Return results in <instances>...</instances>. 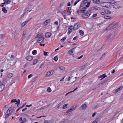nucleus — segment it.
I'll return each mask as SVG.
<instances>
[{
    "label": "nucleus",
    "mask_w": 123,
    "mask_h": 123,
    "mask_svg": "<svg viewBox=\"0 0 123 123\" xmlns=\"http://www.w3.org/2000/svg\"><path fill=\"white\" fill-rule=\"evenodd\" d=\"M48 106V105L46 106H43L42 107V109H46Z\"/></svg>",
    "instance_id": "nucleus-50"
},
{
    "label": "nucleus",
    "mask_w": 123,
    "mask_h": 123,
    "mask_svg": "<svg viewBox=\"0 0 123 123\" xmlns=\"http://www.w3.org/2000/svg\"><path fill=\"white\" fill-rule=\"evenodd\" d=\"M38 61V60L37 59H35L33 61V65H35L37 63Z\"/></svg>",
    "instance_id": "nucleus-22"
},
{
    "label": "nucleus",
    "mask_w": 123,
    "mask_h": 123,
    "mask_svg": "<svg viewBox=\"0 0 123 123\" xmlns=\"http://www.w3.org/2000/svg\"><path fill=\"white\" fill-rule=\"evenodd\" d=\"M80 0H77V1L75 2L74 3V5L75 6L78 2H79Z\"/></svg>",
    "instance_id": "nucleus-41"
},
{
    "label": "nucleus",
    "mask_w": 123,
    "mask_h": 123,
    "mask_svg": "<svg viewBox=\"0 0 123 123\" xmlns=\"http://www.w3.org/2000/svg\"><path fill=\"white\" fill-rule=\"evenodd\" d=\"M50 20L49 19H48L45 21L44 22V24L45 25H46L47 24V23L49 22Z\"/></svg>",
    "instance_id": "nucleus-28"
},
{
    "label": "nucleus",
    "mask_w": 123,
    "mask_h": 123,
    "mask_svg": "<svg viewBox=\"0 0 123 123\" xmlns=\"http://www.w3.org/2000/svg\"><path fill=\"white\" fill-rule=\"evenodd\" d=\"M52 34L51 33L47 32L46 33L45 36L47 38H49L51 36Z\"/></svg>",
    "instance_id": "nucleus-10"
},
{
    "label": "nucleus",
    "mask_w": 123,
    "mask_h": 123,
    "mask_svg": "<svg viewBox=\"0 0 123 123\" xmlns=\"http://www.w3.org/2000/svg\"><path fill=\"white\" fill-rule=\"evenodd\" d=\"M86 105L85 104H84L81 106L82 108L83 109H85L86 108Z\"/></svg>",
    "instance_id": "nucleus-27"
},
{
    "label": "nucleus",
    "mask_w": 123,
    "mask_h": 123,
    "mask_svg": "<svg viewBox=\"0 0 123 123\" xmlns=\"http://www.w3.org/2000/svg\"><path fill=\"white\" fill-rule=\"evenodd\" d=\"M17 101V102H18V104H20V101L19 99H18V101Z\"/></svg>",
    "instance_id": "nucleus-55"
},
{
    "label": "nucleus",
    "mask_w": 123,
    "mask_h": 123,
    "mask_svg": "<svg viewBox=\"0 0 123 123\" xmlns=\"http://www.w3.org/2000/svg\"><path fill=\"white\" fill-rule=\"evenodd\" d=\"M26 103H25V104H24L23 106H22L20 107H21V108H22L23 107L25 106L26 105Z\"/></svg>",
    "instance_id": "nucleus-62"
},
{
    "label": "nucleus",
    "mask_w": 123,
    "mask_h": 123,
    "mask_svg": "<svg viewBox=\"0 0 123 123\" xmlns=\"http://www.w3.org/2000/svg\"><path fill=\"white\" fill-rule=\"evenodd\" d=\"M54 24L55 25H57L58 24V22L57 21H56L55 22Z\"/></svg>",
    "instance_id": "nucleus-58"
},
{
    "label": "nucleus",
    "mask_w": 123,
    "mask_h": 123,
    "mask_svg": "<svg viewBox=\"0 0 123 123\" xmlns=\"http://www.w3.org/2000/svg\"><path fill=\"white\" fill-rule=\"evenodd\" d=\"M14 55H12L11 57V60H12L13 59H14Z\"/></svg>",
    "instance_id": "nucleus-45"
},
{
    "label": "nucleus",
    "mask_w": 123,
    "mask_h": 123,
    "mask_svg": "<svg viewBox=\"0 0 123 123\" xmlns=\"http://www.w3.org/2000/svg\"><path fill=\"white\" fill-rule=\"evenodd\" d=\"M2 10L5 13H6L7 12V10L6 9V8L5 7H3L2 8Z\"/></svg>",
    "instance_id": "nucleus-24"
},
{
    "label": "nucleus",
    "mask_w": 123,
    "mask_h": 123,
    "mask_svg": "<svg viewBox=\"0 0 123 123\" xmlns=\"http://www.w3.org/2000/svg\"><path fill=\"white\" fill-rule=\"evenodd\" d=\"M31 18L30 19H29L22 23L21 25V27H23L25 26V25L29 21Z\"/></svg>",
    "instance_id": "nucleus-9"
},
{
    "label": "nucleus",
    "mask_w": 123,
    "mask_h": 123,
    "mask_svg": "<svg viewBox=\"0 0 123 123\" xmlns=\"http://www.w3.org/2000/svg\"><path fill=\"white\" fill-rule=\"evenodd\" d=\"M87 2V5L86 6V7H88L90 4V3L89 2H87V0H83L82 1V3L84 4Z\"/></svg>",
    "instance_id": "nucleus-7"
},
{
    "label": "nucleus",
    "mask_w": 123,
    "mask_h": 123,
    "mask_svg": "<svg viewBox=\"0 0 123 123\" xmlns=\"http://www.w3.org/2000/svg\"><path fill=\"white\" fill-rule=\"evenodd\" d=\"M76 107V106H73L66 111V113H69L71 112L72 111L74 110L75 109Z\"/></svg>",
    "instance_id": "nucleus-5"
},
{
    "label": "nucleus",
    "mask_w": 123,
    "mask_h": 123,
    "mask_svg": "<svg viewBox=\"0 0 123 123\" xmlns=\"http://www.w3.org/2000/svg\"><path fill=\"white\" fill-rule=\"evenodd\" d=\"M113 8L117 9H119V8H121V7L119 6L117 4H114L113 5Z\"/></svg>",
    "instance_id": "nucleus-11"
},
{
    "label": "nucleus",
    "mask_w": 123,
    "mask_h": 123,
    "mask_svg": "<svg viewBox=\"0 0 123 123\" xmlns=\"http://www.w3.org/2000/svg\"><path fill=\"white\" fill-rule=\"evenodd\" d=\"M115 70L113 69V71L111 72V73L112 74H113V73H114L115 72Z\"/></svg>",
    "instance_id": "nucleus-64"
},
{
    "label": "nucleus",
    "mask_w": 123,
    "mask_h": 123,
    "mask_svg": "<svg viewBox=\"0 0 123 123\" xmlns=\"http://www.w3.org/2000/svg\"><path fill=\"white\" fill-rule=\"evenodd\" d=\"M83 10H80V12L82 13H84L86 11V8L84 7L82 8Z\"/></svg>",
    "instance_id": "nucleus-17"
},
{
    "label": "nucleus",
    "mask_w": 123,
    "mask_h": 123,
    "mask_svg": "<svg viewBox=\"0 0 123 123\" xmlns=\"http://www.w3.org/2000/svg\"><path fill=\"white\" fill-rule=\"evenodd\" d=\"M105 13L107 14H111V12L108 10H107L105 11Z\"/></svg>",
    "instance_id": "nucleus-32"
},
{
    "label": "nucleus",
    "mask_w": 123,
    "mask_h": 123,
    "mask_svg": "<svg viewBox=\"0 0 123 123\" xmlns=\"http://www.w3.org/2000/svg\"><path fill=\"white\" fill-rule=\"evenodd\" d=\"M37 50H35L33 51L32 54L33 55H35V54L37 52Z\"/></svg>",
    "instance_id": "nucleus-39"
},
{
    "label": "nucleus",
    "mask_w": 123,
    "mask_h": 123,
    "mask_svg": "<svg viewBox=\"0 0 123 123\" xmlns=\"http://www.w3.org/2000/svg\"><path fill=\"white\" fill-rule=\"evenodd\" d=\"M5 88V86L4 85L1 84L0 85V92L3 91Z\"/></svg>",
    "instance_id": "nucleus-14"
},
{
    "label": "nucleus",
    "mask_w": 123,
    "mask_h": 123,
    "mask_svg": "<svg viewBox=\"0 0 123 123\" xmlns=\"http://www.w3.org/2000/svg\"><path fill=\"white\" fill-rule=\"evenodd\" d=\"M107 2H103L100 4L103 7L108 8V6H107Z\"/></svg>",
    "instance_id": "nucleus-8"
},
{
    "label": "nucleus",
    "mask_w": 123,
    "mask_h": 123,
    "mask_svg": "<svg viewBox=\"0 0 123 123\" xmlns=\"http://www.w3.org/2000/svg\"><path fill=\"white\" fill-rule=\"evenodd\" d=\"M26 119L25 118H24L22 120L21 122L20 123H24L26 121Z\"/></svg>",
    "instance_id": "nucleus-34"
},
{
    "label": "nucleus",
    "mask_w": 123,
    "mask_h": 123,
    "mask_svg": "<svg viewBox=\"0 0 123 123\" xmlns=\"http://www.w3.org/2000/svg\"><path fill=\"white\" fill-rule=\"evenodd\" d=\"M42 39H42L41 38H38L37 40V42L38 43H40L43 42H44V41L45 38H44V39L43 38Z\"/></svg>",
    "instance_id": "nucleus-12"
},
{
    "label": "nucleus",
    "mask_w": 123,
    "mask_h": 123,
    "mask_svg": "<svg viewBox=\"0 0 123 123\" xmlns=\"http://www.w3.org/2000/svg\"><path fill=\"white\" fill-rule=\"evenodd\" d=\"M47 52H45V51H44V55L45 56L47 55Z\"/></svg>",
    "instance_id": "nucleus-46"
},
{
    "label": "nucleus",
    "mask_w": 123,
    "mask_h": 123,
    "mask_svg": "<svg viewBox=\"0 0 123 123\" xmlns=\"http://www.w3.org/2000/svg\"><path fill=\"white\" fill-rule=\"evenodd\" d=\"M79 33L81 36H83L84 34V32L82 30H80Z\"/></svg>",
    "instance_id": "nucleus-31"
},
{
    "label": "nucleus",
    "mask_w": 123,
    "mask_h": 123,
    "mask_svg": "<svg viewBox=\"0 0 123 123\" xmlns=\"http://www.w3.org/2000/svg\"><path fill=\"white\" fill-rule=\"evenodd\" d=\"M74 26H71V27L73 28V30H75L78 29V28L81 27V25L79 23H77L76 24L74 25Z\"/></svg>",
    "instance_id": "nucleus-4"
},
{
    "label": "nucleus",
    "mask_w": 123,
    "mask_h": 123,
    "mask_svg": "<svg viewBox=\"0 0 123 123\" xmlns=\"http://www.w3.org/2000/svg\"><path fill=\"white\" fill-rule=\"evenodd\" d=\"M118 25V23H116L115 24L113 25V26H112V25H110L107 27V28L108 30H112L117 27Z\"/></svg>",
    "instance_id": "nucleus-2"
},
{
    "label": "nucleus",
    "mask_w": 123,
    "mask_h": 123,
    "mask_svg": "<svg viewBox=\"0 0 123 123\" xmlns=\"http://www.w3.org/2000/svg\"><path fill=\"white\" fill-rule=\"evenodd\" d=\"M26 33V31L24 30L23 32V34L24 35H25Z\"/></svg>",
    "instance_id": "nucleus-48"
},
{
    "label": "nucleus",
    "mask_w": 123,
    "mask_h": 123,
    "mask_svg": "<svg viewBox=\"0 0 123 123\" xmlns=\"http://www.w3.org/2000/svg\"><path fill=\"white\" fill-rule=\"evenodd\" d=\"M13 75V74H12L10 73L7 75V77L9 78H11Z\"/></svg>",
    "instance_id": "nucleus-26"
},
{
    "label": "nucleus",
    "mask_w": 123,
    "mask_h": 123,
    "mask_svg": "<svg viewBox=\"0 0 123 123\" xmlns=\"http://www.w3.org/2000/svg\"><path fill=\"white\" fill-rule=\"evenodd\" d=\"M32 75H32V74H30L28 76V78H31V77L32 76Z\"/></svg>",
    "instance_id": "nucleus-47"
},
{
    "label": "nucleus",
    "mask_w": 123,
    "mask_h": 123,
    "mask_svg": "<svg viewBox=\"0 0 123 123\" xmlns=\"http://www.w3.org/2000/svg\"><path fill=\"white\" fill-rule=\"evenodd\" d=\"M111 34H110L108 36H107V37L108 38V39H109L110 38V37H111Z\"/></svg>",
    "instance_id": "nucleus-61"
},
{
    "label": "nucleus",
    "mask_w": 123,
    "mask_h": 123,
    "mask_svg": "<svg viewBox=\"0 0 123 123\" xmlns=\"http://www.w3.org/2000/svg\"><path fill=\"white\" fill-rule=\"evenodd\" d=\"M66 37H64L61 39V41L62 42H64V41L66 39Z\"/></svg>",
    "instance_id": "nucleus-36"
},
{
    "label": "nucleus",
    "mask_w": 123,
    "mask_h": 123,
    "mask_svg": "<svg viewBox=\"0 0 123 123\" xmlns=\"http://www.w3.org/2000/svg\"><path fill=\"white\" fill-rule=\"evenodd\" d=\"M57 12L61 13L62 15L64 16V18H65V10L64 9H62L61 8L59 11H57Z\"/></svg>",
    "instance_id": "nucleus-6"
},
{
    "label": "nucleus",
    "mask_w": 123,
    "mask_h": 123,
    "mask_svg": "<svg viewBox=\"0 0 123 123\" xmlns=\"http://www.w3.org/2000/svg\"><path fill=\"white\" fill-rule=\"evenodd\" d=\"M69 53L70 54H72L73 53L72 50V49L70 50L69 51Z\"/></svg>",
    "instance_id": "nucleus-38"
},
{
    "label": "nucleus",
    "mask_w": 123,
    "mask_h": 123,
    "mask_svg": "<svg viewBox=\"0 0 123 123\" xmlns=\"http://www.w3.org/2000/svg\"><path fill=\"white\" fill-rule=\"evenodd\" d=\"M86 66L85 65H84L82 66L80 68V70H82L84 69L85 68Z\"/></svg>",
    "instance_id": "nucleus-29"
},
{
    "label": "nucleus",
    "mask_w": 123,
    "mask_h": 123,
    "mask_svg": "<svg viewBox=\"0 0 123 123\" xmlns=\"http://www.w3.org/2000/svg\"><path fill=\"white\" fill-rule=\"evenodd\" d=\"M68 104H65L63 106L62 108L63 109L66 108L68 107Z\"/></svg>",
    "instance_id": "nucleus-33"
},
{
    "label": "nucleus",
    "mask_w": 123,
    "mask_h": 123,
    "mask_svg": "<svg viewBox=\"0 0 123 123\" xmlns=\"http://www.w3.org/2000/svg\"><path fill=\"white\" fill-rule=\"evenodd\" d=\"M97 113L96 112H94L92 115V117H94L95 115H96V114Z\"/></svg>",
    "instance_id": "nucleus-57"
},
{
    "label": "nucleus",
    "mask_w": 123,
    "mask_h": 123,
    "mask_svg": "<svg viewBox=\"0 0 123 123\" xmlns=\"http://www.w3.org/2000/svg\"><path fill=\"white\" fill-rule=\"evenodd\" d=\"M26 59L28 61H31L33 59V58L31 56H28L26 57Z\"/></svg>",
    "instance_id": "nucleus-16"
},
{
    "label": "nucleus",
    "mask_w": 123,
    "mask_h": 123,
    "mask_svg": "<svg viewBox=\"0 0 123 123\" xmlns=\"http://www.w3.org/2000/svg\"><path fill=\"white\" fill-rule=\"evenodd\" d=\"M16 100V99H12L11 101V102L13 103V102H17V101Z\"/></svg>",
    "instance_id": "nucleus-43"
},
{
    "label": "nucleus",
    "mask_w": 123,
    "mask_h": 123,
    "mask_svg": "<svg viewBox=\"0 0 123 123\" xmlns=\"http://www.w3.org/2000/svg\"><path fill=\"white\" fill-rule=\"evenodd\" d=\"M11 0H7L6 3H7V4H9L11 3Z\"/></svg>",
    "instance_id": "nucleus-51"
},
{
    "label": "nucleus",
    "mask_w": 123,
    "mask_h": 123,
    "mask_svg": "<svg viewBox=\"0 0 123 123\" xmlns=\"http://www.w3.org/2000/svg\"><path fill=\"white\" fill-rule=\"evenodd\" d=\"M94 9L98 11L100 10V8L97 6L94 7Z\"/></svg>",
    "instance_id": "nucleus-30"
},
{
    "label": "nucleus",
    "mask_w": 123,
    "mask_h": 123,
    "mask_svg": "<svg viewBox=\"0 0 123 123\" xmlns=\"http://www.w3.org/2000/svg\"><path fill=\"white\" fill-rule=\"evenodd\" d=\"M37 37L38 38H44L43 35L41 33H39L37 35Z\"/></svg>",
    "instance_id": "nucleus-15"
},
{
    "label": "nucleus",
    "mask_w": 123,
    "mask_h": 123,
    "mask_svg": "<svg viewBox=\"0 0 123 123\" xmlns=\"http://www.w3.org/2000/svg\"><path fill=\"white\" fill-rule=\"evenodd\" d=\"M91 13V11L89 10L87 11L86 14L82 15V16L84 18H87L90 15Z\"/></svg>",
    "instance_id": "nucleus-3"
},
{
    "label": "nucleus",
    "mask_w": 123,
    "mask_h": 123,
    "mask_svg": "<svg viewBox=\"0 0 123 123\" xmlns=\"http://www.w3.org/2000/svg\"><path fill=\"white\" fill-rule=\"evenodd\" d=\"M54 59L55 61H57L58 59V57L57 56H55L54 57Z\"/></svg>",
    "instance_id": "nucleus-35"
},
{
    "label": "nucleus",
    "mask_w": 123,
    "mask_h": 123,
    "mask_svg": "<svg viewBox=\"0 0 123 123\" xmlns=\"http://www.w3.org/2000/svg\"><path fill=\"white\" fill-rule=\"evenodd\" d=\"M52 74V73L51 71H50L47 73L46 76L47 77H49V76L50 75Z\"/></svg>",
    "instance_id": "nucleus-19"
},
{
    "label": "nucleus",
    "mask_w": 123,
    "mask_h": 123,
    "mask_svg": "<svg viewBox=\"0 0 123 123\" xmlns=\"http://www.w3.org/2000/svg\"><path fill=\"white\" fill-rule=\"evenodd\" d=\"M59 68L60 70L62 71H63L64 70V68L62 66H60Z\"/></svg>",
    "instance_id": "nucleus-23"
},
{
    "label": "nucleus",
    "mask_w": 123,
    "mask_h": 123,
    "mask_svg": "<svg viewBox=\"0 0 123 123\" xmlns=\"http://www.w3.org/2000/svg\"><path fill=\"white\" fill-rule=\"evenodd\" d=\"M71 12L69 9H68L67 12V13L69 15H70L71 13Z\"/></svg>",
    "instance_id": "nucleus-44"
},
{
    "label": "nucleus",
    "mask_w": 123,
    "mask_h": 123,
    "mask_svg": "<svg viewBox=\"0 0 123 123\" xmlns=\"http://www.w3.org/2000/svg\"><path fill=\"white\" fill-rule=\"evenodd\" d=\"M123 87V86H121L119 87L117 89L114 91V92L115 93H117L119 91L121 90Z\"/></svg>",
    "instance_id": "nucleus-13"
},
{
    "label": "nucleus",
    "mask_w": 123,
    "mask_h": 123,
    "mask_svg": "<svg viewBox=\"0 0 123 123\" xmlns=\"http://www.w3.org/2000/svg\"><path fill=\"white\" fill-rule=\"evenodd\" d=\"M77 36H76L74 37L73 39V40H75L76 39V38H77Z\"/></svg>",
    "instance_id": "nucleus-63"
},
{
    "label": "nucleus",
    "mask_w": 123,
    "mask_h": 123,
    "mask_svg": "<svg viewBox=\"0 0 123 123\" xmlns=\"http://www.w3.org/2000/svg\"><path fill=\"white\" fill-rule=\"evenodd\" d=\"M32 105V104H31L29 105H26V107H28L31 106Z\"/></svg>",
    "instance_id": "nucleus-60"
},
{
    "label": "nucleus",
    "mask_w": 123,
    "mask_h": 123,
    "mask_svg": "<svg viewBox=\"0 0 123 123\" xmlns=\"http://www.w3.org/2000/svg\"><path fill=\"white\" fill-rule=\"evenodd\" d=\"M107 3L109 4H114L115 3V2L113 0H110L109 1V2H107Z\"/></svg>",
    "instance_id": "nucleus-20"
},
{
    "label": "nucleus",
    "mask_w": 123,
    "mask_h": 123,
    "mask_svg": "<svg viewBox=\"0 0 123 123\" xmlns=\"http://www.w3.org/2000/svg\"><path fill=\"white\" fill-rule=\"evenodd\" d=\"M93 2L94 3L96 4H99L100 3L99 0H93Z\"/></svg>",
    "instance_id": "nucleus-18"
},
{
    "label": "nucleus",
    "mask_w": 123,
    "mask_h": 123,
    "mask_svg": "<svg viewBox=\"0 0 123 123\" xmlns=\"http://www.w3.org/2000/svg\"><path fill=\"white\" fill-rule=\"evenodd\" d=\"M83 57V55H82L80 57H78L77 59H79L81 58H82Z\"/></svg>",
    "instance_id": "nucleus-49"
},
{
    "label": "nucleus",
    "mask_w": 123,
    "mask_h": 123,
    "mask_svg": "<svg viewBox=\"0 0 123 123\" xmlns=\"http://www.w3.org/2000/svg\"><path fill=\"white\" fill-rule=\"evenodd\" d=\"M72 31H70V30H69L68 31V33L69 34L72 32Z\"/></svg>",
    "instance_id": "nucleus-59"
},
{
    "label": "nucleus",
    "mask_w": 123,
    "mask_h": 123,
    "mask_svg": "<svg viewBox=\"0 0 123 123\" xmlns=\"http://www.w3.org/2000/svg\"><path fill=\"white\" fill-rule=\"evenodd\" d=\"M67 6H71V3L70 2H68L67 4Z\"/></svg>",
    "instance_id": "nucleus-56"
},
{
    "label": "nucleus",
    "mask_w": 123,
    "mask_h": 123,
    "mask_svg": "<svg viewBox=\"0 0 123 123\" xmlns=\"http://www.w3.org/2000/svg\"><path fill=\"white\" fill-rule=\"evenodd\" d=\"M73 30V28L72 27H71V26H70L68 28V31L69 30H70V31H72V30Z\"/></svg>",
    "instance_id": "nucleus-42"
},
{
    "label": "nucleus",
    "mask_w": 123,
    "mask_h": 123,
    "mask_svg": "<svg viewBox=\"0 0 123 123\" xmlns=\"http://www.w3.org/2000/svg\"><path fill=\"white\" fill-rule=\"evenodd\" d=\"M105 53H104V54H103L102 56L100 58V59L101 60L103 59L105 57Z\"/></svg>",
    "instance_id": "nucleus-37"
},
{
    "label": "nucleus",
    "mask_w": 123,
    "mask_h": 123,
    "mask_svg": "<svg viewBox=\"0 0 123 123\" xmlns=\"http://www.w3.org/2000/svg\"><path fill=\"white\" fill-rule=\"evenodd\" d=\"M107 76L105 74H104L102 75H101L100 76V77H99V78H102V79H103L105 78V77Z\"/></svg>",
    "instance_id": "nucleus-21"
},
{
    "label": "nucleus",
    "mask_w": 123,
    "mask_h": 123,
    "mask_svg": "<svg viewBox=\"0 0 123 123\" xmlns=\"http://www.w3.org/2000/svg\"><path fill=\"white\" fill-rule=\"evenodd\" d=\"M104 17L105 18L107 19H109L111 18V17L110 16L108 15H105Z\"/></svg>",
    "instance_id": "nucleus-25"
},
{
    "label": "nucleus",
    "mask_w": 123,
    "mask_h": 123,
    "mask_svg": "<svg viewBox=\"0 0 123 123\" xmlns=\"http://www.w3.org/2000/svg\"><path fill=\"white\" fill-rule=\"evenodd\" d=\"M84 5V4L83 3H82L80 5V8L81 7H83Z\"/></svg>",
    "instance_id": "nucleus-52"
},
{
    "label": "nucleus",
    "mask_w": 123,
    "mask_h": 123,
    "mask_svg": "<svg viewBox=\"0 0 123 123\" xmlns=\"http://www.w3.org/2000/svg\"><path fill=\"white\" fill-rule=\"evenodd\" d=\"M97 14H94L92 16V18H94L97 16Z\"/></svg>",
    "instance_id": "nucleus-54"
},
{
    "label": "nucleus",
    "mask_w": 123,
    "mask_h": 123,
    "mask_svg": "<svg viewBox=\"0 0 123 123\" xmlns=\"http://www.w3.org/2000/svg\"><path fill=\"white\" fill-rule=\"evenodd\" d=\"M47 91L49 92H50L51 91V90L50 87H48L47 89Z\"/></svg>",
    "instance_id": "nucleus-40"
},
{
    "label": "nucleus",
    "mask_w": 123,
    "mask_h": 123,
    "mask_svg": "<svg viewBox=\"0 0 123 123\" xmlns=\"http://www.w3.org/2000/svg\"><path fill=\"white\" fill-rule=\"evenodd\" d=\"M62 105V104L61 103H59L58 105V107H59Z\"/></svg>",
    "instance_id": "nucleus-53"
},
{
    "label": "nucleus",
    "mask_w": 123,
    "mask_h": 123,
    "mask_svg": "<svg viewBox=\"0 0 123 123\" xmlns=\"http://www.w3.org/2000/svg\"><path fill=\"white\" fill-rule=\"evenodd\" d=\"M13 107H11L9 108L6 113L5 118H7L10 116L13 111Z\"/></svg>",
    "instance_id": "nucleus-1"
}]
</instances>
